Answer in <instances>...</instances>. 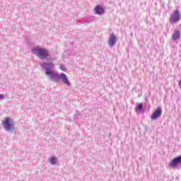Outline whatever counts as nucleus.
Listing matches in <instances>:
<instances>
[{
  "instance_id": "f257e3e1",
  "label": "nucleus",
  "mask_w": 181,
  "mask_h": 181,
  "mask_svg": "<svg viewBox=\"0 0 181 181\" xmlns=\"http://www.w3.org/2000/svg\"><path fill=\"white\" fill-rule=\"evenodd\" d=\"M40 66L44 69L45 74L52 80V81L59 83L61 80L62 83H63V84H66L68 87L71 86V83H70V81H69V78H67V75L66 74L61 73L59 74L53 69H54V64L53 62H42L40 63Z\"/></svg>"
},
{
  "instance_id": "f03ea898",
  "label": "nucleus",
  "mask_w": 181,
  "mask_h": 181,
  "mask_svg": "<svg viewBox=\"0 0 181 181\" xmlns=\"http://www.w3.org/2000/svg\"><path fill=\"white\" fill-rule=\"evenodd\" d=\"M32 52L42 60H45V59H47V57H49V49L46 48L35 47L32 49Z\"/></svg>"
},
{
  "instance_id": "7ed1b4c3",
  "label": "nucleus",
  "mask_w": 181,
  "mask_h": 181,
  "mask_svg": "<svg viewBox=\"0 0 181 181\" xmlns=\"http://www.w3.org/2000/svg\"><path fill=\"white\" fill-rule=\"evenodd\" d=\"M3 127L5 131H13L15 129V123L12 119L7 117L2 122Z\"/></svg>"
},
{
  "instance_id": "20e7f679",
  "label": "nucleus",
  "mask_w": 181,
  "mask_h": 181,
  "mask_svg": "<svg viewBox=\"0 0 181 181\" xmlns=\"http://www.w3.org/2000/svg\"><path fill=\"white\" fill-rule=\"evenodd\" d=\"M162 117V107H158L151 116V119L156 121V119Z\"/></svg>"
},
{
  "instance_id": "39448f33",
  "label": "nucleus",
  "mask_w": 181,
  "mask_h": 181,
  "mask_svg": "<svg viewBox=\"0 0 181 181\" xmlns=\"http://www.w3.org/2000/svg\"><path fill=\"white\" fill-rule=\"evenodd\" d=\"M117 36L114 33H112L109 35V39H108V45L109 47H114L115 45H117Z\"/></svg>"
},
{
  "instance_id": "423d86ee",
  "label": "nucleus",
  "mask_w": 181,
  "mask_h": 181,
  "mask_svg": "<svg viewBox=\"0 0 181 181\" xmlns=\"http://www.w3.org/2000/svg\"><path fill=\"white\" fill-rule=\"evenodd\" d=\"M170 21V22H179V21H180V13H179V11L176 10L171 15Z\"/></svg>"
},
{
  "instance_id": "0eeeda50",
  "label": "nucleus",
  "mask_w": 181,
  "mask_h": 181,
  "mask_svg": "<svg viewBox=\"0 0 181 181\" xmlns=\"http://www.w3.org/2000/svg\"><path fill=\"white\" fill-rule=\"evenodd\" d=\"M181 162V156H178L171 160V162L169 163L170 168H176L179 163Z\"/></svg>"
},
{
  "instance_id": "6e6552de",
  "label": "nucleus",
  "mask_w": 181,
  "mask_h": 181,
  "mask_svg": "<svg viewBox=\"0 0 181 181\" xmlns=\"http://www.w3.org/2000/svg\"><path fill=\"white\" fill-rule=\"evenodd\" d=\"M94 11L96 15L101 16L105 13V10H104V8L101 6H97L96 7H95Z\"/></svg>"
},
{
  "instance_id": "1a4fd4ad",
  "label": "nucleus",
  "mask_w": 181,
  "mask_h": 181,
  "mask_svg": "<svg viewBox=\"0 0 181 181\" xmlns=\"http://www.w3.org/2000/svg\"><path fill=\"white\" fill-rule=\"evenodd\" d=\"M171 39L173 40H179V39H180V31H179V30H174Z\"/></svg>"
},
{
  "instance_id": "9d476101",
  "label": "nucleus",
  "mask_w": 181,
  "mask_h": 181,
  "mask_svg": "<svg viewBox=\"0 0 181 181\" xmlns=\"http://www.w3.org/2000/svg\"><path fill=\"white\" fill-rule=\"evenodd\" d=\"M49 163L51 165H57V157L54 156H52L48 158Z\"/></svg>"
},
{
  "instance_id": "9b49d317",
  "label": "nucleus",
  "mask_w": 181,
  "mask_h": 181,
  "mask_svg": "<svg viewBox=\"0 0 181 181\" xmlns=\"http://www.w3.org/2000/svg\"><path fill=\"white\" fill-rule=\"evenodd\" d=\"M142 108H144V104L140 103L139 107H136V112H141V111H142Z\"/></svg>"
},
{
  "instance_id": "f8f14e48",
  "label": "nucleus",
  "mask_w": 181,
  "mask_h": 181,
  "mask_svg": "<svg viewBox=\"0 0 181 181\" xmlns=\"http://www.w3.org/2000/svg\"><path fill=\"white\" fill-rule=\"evenodd\" d=\"M60 69L62 71H67V69H66V66H64V65H60Z\"/></svg>"
},
{
  "instance_id": "ddd939ff",
  "label": "nucleus",
  "mask_w": 181,
  "mask_h": 181,
  "mask_svg": "<svg viewBox=\"0 0 181 181\" xmlns=\"http://www.w3.org/2000/svg\"><path fill=\"white\" fill-rule=\"evenodd\" d=\"M5 98V95L4 94H0V100H4Z\"/></svg>"
}]
</instances>
